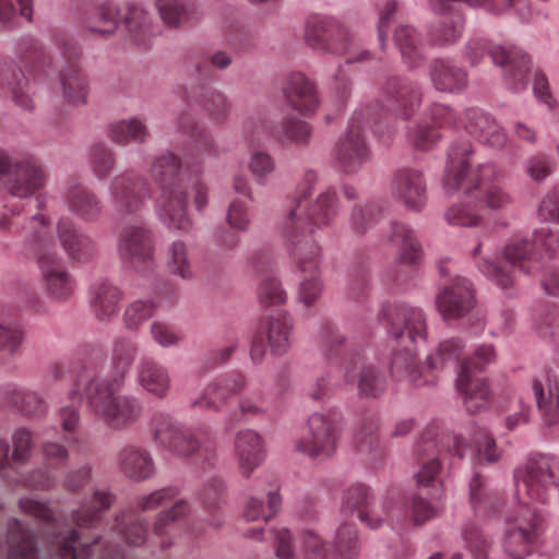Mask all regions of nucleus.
<instances>
[{"mask_svg": "<svg viewBox=\"0 0 559 559\" xmlns=\"http://www.w3.org/2000/svg\"><path fill=\"white\" fill-rule=\"evenodd\" d=\"M0 179L11 195L24 199L22 210L29 214L27 223L19 227V217H2L0 227L23 236L32 246L44 287L52 299L69 300L75 289V281L69 273L64 259L58 253L49 229V221L32 210L43 206L40 195L33 194L44 185L41 168L31 159L13 163L8 154L0 151Z\"/></svg>", "mask_w": 559, "mask_h": 559, "instance_id": "nucleus-1", "label": "nucleus"}, {"mask_svg": "<svg viewBox=\"0 0 559 559\" xmlns=\"http://www.w3.org/2000/svg\"><path fill=\"white\" fill-rule=\"evenodd\" d=\"M382 319L390 335L404 344V350L396 353L392 359V372L407 377L415 386L433 383V371L454 362L464 347L462 340L449 338L440 343L436 353L427 358V366L418 365L414 347L427 340L424 312L405 304L386 305L382 309Z\"/></svg>", "mask_w": 559, "mask_h": 559, "instance_id": "nucleus-2", "label": "nucleus"}, {"mask_svg": "<svg viewBox=\"0 0 559 559\" xmlns=\"http://www.w3.org/2000/svg\"><path fill=\"white\" fill-rule=\"evenodd\" d=\"M136 349V344L132 340L118 338L114 343L111 354L112 378H93L84 389L90 411L112 430L129 429L143 414L140 399L130 394H119Z\"/></svg>", "mask_w": 559, "mask_h": 559, "instance_id": "nucleus-3", "label": "nucleus"}, {"mask_svg": "<svg viewBox=\"0 0 559 559\" xmlns=\"http://www.w3.org/2000/svg\"><path fill=\"white\" fill-rule=\"evenodd\" d=\"M317 181L318 176L313 170L305 173L287 213L280 222V235L287 248L305 249L306 243H314L310 235L317 229L332 226L340 213V199L334 188H326L310 200Z\"/></svg>", "mask_w": 559, "mask_h": 559, "instance_id": "nucleus-4", "label": "nucleus"}, {"mask_svg": "<svg viewBox=\"0 0 559 559\" xmlns=\"http://www.w3.org/2000/svg\"><path fill=\"white\" fill-rule=\"evenodd\" d=\"M473 154L472 143L467 140H457L448 151V163L444 177V187L449 192L459 190V187H469L478 193V202L486 211H503L510 207L514 199L512 194L499 183L500 173L492 163L471 168L468 157Z\"/></svg>", "mask_w": 559, "mask_h": 559, "instance_id": "nucleus-5", "label": "nucleus"}, {"mask_svg": "<svg viewBox=\"0 0 559 559\" xmlns=\"http://www.w3.org/2000/svg\"><path fill=\"white\" fill-rule=\"evenodd\" d=\"M304 37L307 45L314 50L345 55L346 63L367 61L371 58L360 39L330 16H309L305 24Z\"/></svg>", "mask_w": 559, "mask_h": 559, "instance_id": "nucleus-6", "label": "nucleus"}, {"mask_svg": "<svg viewBox=\"0 0 559 559\" xmlns=\"http://www.w3.org/2000/svg\"><path fill=\"white\" fill-rule=\"evenodd\" d=\"M12 451L4 439L0 438V476L13 483H22L27 488L47 490L55 485V477L47 471L35 469L20 477L17 469L25 465L34 452L33 432L27 428L16 429L12 437Z\"/></svg>", "mask_w": 559, "mask_h": 559, "instance_id": "nucleus-7", "label": "nucleus"}, {"mask_svg": "<svg viewBox=\"0 0 559 559\" xmlns=\"http://www.w3.org/2000/svg\"><path fill=\"white\" fill-rule=\"evenodd\" d=\"M433 127L463 128L478 142L500 150L504 147L508 135L504 129L490 115L478 108H468L457 116L450 107L433 104L428 109Z\"/></svg>", "mask_w": 559, "mask_h": 559, "instance_id": "nucleus-8", "label": "nucleus"}, {"mask_svg": "<svg viewBox=\"0 0 559 559\" xmlns=\"http://www.w3.org/2000/svg\"><path fill=\"white\" fill-rule=\"evenodd\" d=\"M465 53L473 66L489 55L495 64L504 68L506 80L514 92L526 87L531 60L523 49L513 45H492L484 38H472L466 44Z\"/></svg>", "mask_w": 559, "mask_h": 559, "instance_id": "nucleus-9", "label": "nucleus"}, {"mask_svg": "<svg viewBox=\"0 0 559 559\" xmlns=\"http://www.w3.org/2000/svg\"><path fill=\"white\" fill-rule=\"evenodd\" d=\"M179 489L174 486L157 489L151 493L136 497L135 504L141 512L154 511L158 508L166 507L173 502V506L159 511L153 523V535L159 539V547L167 549L173 545L170 531L177 521L186 518L191 506L185 499H177Z\"/></svg>", "mask_w": 559, "mask_h": 559, "instance_id": "nucleus-10", "label": "nucleus"}, {"mask_svg": "<svg viewBox=\"0 0 559 559\" xmlns=\"http://www.w3.org/2000/svg\"><path fill=\"white\" fill-rule=\"evenodd\" d=\"M373 112L369 108L355 111L343 136L332 150L334 166L343 174L353 175L369 162L370 151L364 130L371 127Z\"/></svg>", "mask_w": 559, "mask_h": 559, "instance_id": "nucleus-11", "label": "nucleus"}, {"mask_svg": "<svg viewBox=\"0 0 559 559\" xmlns=\"http://www.w3.org/2000/svg\"><path fill=\"white\" fill-rule=\"evenodd\" d=\"M341 419L336 411L312 414L308 419V435L296 440V450L314 460L331 457L341 437Z\"/></svg>", "mask_w": 559, "mask_h": 559, "instance_id": "nucleus-12", "label": "nucleus"}, {"mask_svg": "<svg viewBox=\"0 0 559 559\" xmlns=\"http://www.w3.org/2000/svg\"><path fill=\"white\" fill-rule=\"evenodd\" d=\"M151 192V185L144 176L126 171L111 179L109 202L119 215H132L143 209Z\"/></svg>", "mask_w": 559, "mask_h": 559, "instance_id": "nucleus-13", "label": "nucleus"}, {"mask_svg": "<svg viewBox=\"0 0 559 559\" xmlns=\"http://www.w3.org/2000/svg\"><path fill=\"white\" fill-rule=\"evenodd\" d=\"M380 96L382 109L402 120L411 119L423 102L419 84L397 75L389 76L385 80Z\"/></svg>", "mask_w": 559, "mask_h": 559, "instance_id": "nucleus-14", "label": "nucleus"}, {"mask_svg": "<svg viewBox=\"0 0 559 559\" xmlns=\"http://www.w3.org/2000/svg\"><path fill=\"white\" fill-rule=\"evenodd\" d=\"M265 341L274 355L282 356L288 352L293 343V321L286 312L278 311L270 316L265 325L254 334L250 358L255 365L263 361L266 353Z\"/></svg>", "mask_w": 559, "mask_h": 559, "instance_id": "nucleus-15", "label": "nucleus"}, {"mask_svg": "<svg viewBox=\"0 0 559 559\" xmlns=\"http://www.w3.org/2000/svg\"><path fill=\"white\" fill-rule=\"evenodd\" d=\"M540 246L552 258L559 249V231L551 228H540L534 234V241L528 239H513L504 248L506 261L513 267L531 274L537 270L534 249Z\"/></svg>", "mask_w": 559, "mask_h": 559, "instance_id": "nucleus-16", "label": "nucleus"}, {"mask_svg": "<svg viewBox=\"0 0 559 559\" xmlns=\"http://www.w3.org/2000/svg\"><path fill=\"white\" fill-rule=\"evenodd\" d=\"M56 44L60 47L68 66L60 71V84L64 99L73 105L84 104L90 92L88 81L78 66L80 48L67 34L58 33Z\"/></svg>", "mask_w": 559, "mask_h": 559, "instance_id": "nucleus-17", "label": "nucleus"}, {"mask_svg": "<svg viewBox=\"0 0 559 559\" xmlns=\"http://www.w3.org/2000/svg\"><path fill=\"white\" fill-rule=\"evenodd\" d=\"M118 252L135 270H151L155 264L153 233L142 224L124 226L118 236Z\"/></svg>", "mask_w": 559, "mask_h": 559, "instance_id": "nucleus-18", "label": "nucleus"}, {"mask_svg": "<svg viewBox=\"0 0 559 559\" xmlns=\"http://www.w3.org/2000/svg\"><path fill=\"white\" fill-rule=\"evenodd\" d=\"M153 440L174 454L188 457L197 453L201 447L194 435L164 413H156L150 423Z\"/></svg>", "mask_w": 559, "mask_h": 559, "instance_id": "nucleus-19", "label": "nucleus"}, {"mask_svg": "<svg viewBox=\"0 0 559 559\" xmlns=\"http://www.w3.org/2000/svg\"><path fill=\"white\" fill-rule=\"evenodd\" d=\"M305 249L288 248L298 269L305 273L298 289V300L311 307L319 299L323 284L319 272L320 248L317 243H306Z\"/></svg>", "mask_w": 559, "mask_h": 559, "instance_id": "nucleus-20", "label": "nucleus"}, {"mask_svg": "<svg viewBox=\"0 0 559 559\" xmlns=\"http://www.w3.org/2000/svg\"><path fill=\"white\" fill-rule=\"evenodd\" d=\"M344 382L356 383L359 397L377 399L385 392L388 377L378 365L355 356L344 366Z\"/></svg>", "mask_w": 559, "mask_h": 559, "instance_id": "nucleus-21", "label": "nucleus"}, {"mask_svg": "<svg viewBox=\"0 0 559 559\" xmlns=\"http://www.w3.org/2000/svg\"><path fill=\"white\" fill-rule=\"evenodd\" d=\"M390 190L392 197L411 211H421L428 200L425 176L417 168H399L392 176Z\"/></svg>", "mask_w": 559, "mask_h": 559, "instance_id": "nucleus-22", "label": "nucleus"}, {"mask_svg": "<svg viewBox=\"0 0 559 559\" xmlns=\"http://www.w3.org/2000/svg\"><path fill=\"white\" fill-rule=\"evenodd\" d=\"M164 188L157 199V213L160 222L170 230L189 234L193 221L188 212L187 188Z\"/></svg>", "mask_w": 559, "mask_h": 559, "instance_id": "nucleus-23", "label": "nucleus"}, {"mask_svg": "<svg viewBox=\"0 0 559 559\" xmlns=\"http://www.w3.org/2000/svg\"><path fill=\"white\" fill-rule=\"evenodd\" d=\"M7 543L9 559H37L34 533L16 519L9 523ZM102 559H131V557L121 547L107 546Z\"/></svg>", "mask_w": 559, "mask_h": 559, "instance_id": "nucleus-24", "label": "nucleus"}, {"mask_svg": "<svg viewBox=\"0 0 559 559\" xmlns=\"http://www.w3.org/2000/svg\"><path fill=\"white\" fill-rule=\"evenodd\" d=\"M342 511L356 513L360 522L372 530L379 528L388 515L386 507H377L370 489L362 484L353 485L344 492Z\"/></svg>", "mask_w": 559, "mask_h": 559, "instance_id": "nucleus-25", "label": "nucleus"}, {"mask_svg": "<svg viewBox=\"0 0 559 559\" xmlns=\"http://www.w3.org/2000/svg\"><path fill=\"white\" fill-rule=\"evenodd\" d=\"M475 306L472 283L463 277H455L436 296V308L445 320L465 316Z\"/></svg>", "mask_w": 559, "mask_h": 559, "instance_id": "nucleus-26", "label": "nucleus"}, {"mask_svg": "<svg viewBox=\"0 0 559 559\" xmlns=\"http://www.w3.org/2000/svg\"><path fill=\"white\" fill-rule=\"evenodd\" d=\"M62 198L68 211L82 222L95 223L103 215L100 198L78 179L68 181Z\"/></svg>", "mask_w": 559, "mask_h": 559, "instance_id": "nucleus-27", "label": "nucleus"}, {"mask_svg": "<svg viewBox=\"0 0 559 559\" xmlns=\"http://www.w3.org/2000/svg\"><path fill=\"white\" fill-rule=\"evenodd\" d=\"M246 384V377L241 372H230L215 378L207 383L203 393L191 402L194 411H218V402L225 403L233 395L240 392Z\"/></svg>", "mask_w": 559, "mask_h": 559, "instance_id": "nucleus-28", "label": "nucleus"}, {"mask_svg": "<svg viewBox=\"0 0 559 559\" xmlns=\"http://www.w3.org/2000/svg\"><path fill=\"white\" fill-rule=\"evenodd\" d=\"M57 235L62 248L73 261L87 262L98 252L96 242L88 235L80 231L69 217L59 219Z\"/></svg>", "mask_w": 559, "mask_h": 559, "instance_id": "nucleus-29", "label": "nucleus"}, {"mask_svg": "<svg viewBox=\"0 0 559 559\" xmlns=\"http://www.w3.org/2000/svg\"><path fill=\"white\" fill-rule=\"evenodd\" d=\"M234 447L240 474L245 478H250L253 471L265 460L262 437L252 429H242L236 433Z\"/></svg>", "mask_w": 559, "mask_h": 559, "instance_id": "nucleus-30", "label": "nucleus"}, {"mask_svg": "<svg viewBox=\"0 0 559 559\" xmlns=\"http://www.w3.org/2000/svg\"><path fill=\"white\" fill-rule=\"evenodd\" d=\"M0 403L28 418H41L49 409L44 396L31 389L8 385L0 391Z\"/></svg>", "mask_w": 559, "mask_h": 559, "instance_id": "nucleus-31", "label": "nucleus"}, {"mask_svg": "<svg viewBox=\"0 0 559 559\" xmlns=\"http://www.w3.org/2000/svg\"><path fill=\"white\" fill-rule=\"evenodd\" d=\"M472 360L462 361L457 372L456 386L469 413L486 409L490 402V390L484 379L471 374Z\"/></svg>", "mask_w": 559, "mask_h": 559, "instance_id": "nucleus-32", "label": "nucleus"}, {"mask_svg": "<svg viewBox=\"0 0 559 559\" xmlns=\"http://www.w3.org/2000/svg\"><path fill=\"white\" fill-rule=\"evenodd\" d=\"M283 93L290 107L301 115L313 114L318 108L319 99L314 83L304 73L289 74Z\"/></svg>", "mask_w": 559, "mask_h": 559, "instance_id": "nucleus-33", "label": "nucleus"}, {"mask_svg": "<svg viewBox=\"0 0 559 559\" xmlns=\"http://www.w3.org/2000/svg\"><path fill=\"white\" fill-rule=\"evenodd\" d=\"M474 445L466 443L461 436H452L447 442L448 451L460 457L469 454L477 463H493L500 459L496 441L486 432H479L474 439Z\"/></svg>", "mask_w": 559, "mask_h": 559, "instance_id": "nucleus-34", "label": "nucleus"}, {"mask_svg": "<svg viewBox=\"0 0 559 559\" xmlns=\"http://www.w3.org/2000/svg\"><path fill=\"white\" fill-rule=\"evenodd\" d=\"M464 191V198L452 203L444 213L449 225L461 227H476L485 221L483 207L478 202V193L469 187H459Z\"/></svg>", "mask_w": 559, "mask_h": 559, "instance_id": "nucleus-35", "label": "nucleus"}, {"mask_svg": "<svg viewBox=\"0 0 559 559\" xmlns=\"http://www.w3.org/2000/svg\"><path fill=\"white\" fill-rule=\"evenodd\" d=\"M138 383L148 394L165 399L171 388L167 367L153 358H142L138 365Z\"/></svg>", "mask_w": 559, "mask_h": 559, "instance_id": "nucleus-36", "label": "nucleus"}, {"mask_svg": "<svg viewBox=\"0 0 559 559\" xmlns=\"http://www.w3.org/2000/svg\"><path fill=\"white\" fill-rule=\"evenodd\" d=\"M266 504L263 499L249 496L242 508V518L246 522H260L266 524L282 508L280 486L272 481L265 488Z\"/></svg>", "mask_w": 559, "mask_h": 559, "instance_id": "nucleus-37", "label": "nucleus"}, {"mask_svg": "<svg viewBox=\"0 0 559 559\" xmlns=\"http://www.w3.org/2000/svg\"><path fill=\"white\" fill-rule=\"evenodd\" d=\"M391 245L399 249L397 260L402 264L417 265L423 258V248L416 233L407 224L394 221L389 235Z\"/></svg>", "mask_w": 559, "mask_h": 559, "instance_id": "nucleus-38", "label": "nucleus"}, {"mask_svg": "<svg viewBox=\"0 0 559 559\" xmlns=\"http://www.w3.org/2000/svg\"><path fill=\"white\" fill-rule=\"evenodd\" d=\"M430 80L433 87L442 93H461L467 86V73L445 59L431 62Z\"/></svg>", "mask_w": 559, "mask_h": 559, "instance_id": "nucleus-39", "label": "nucleus"}, {"mask_svg": "<svg viewBox=\"0 0 559 559\" xmlns=\"http://www.w3.org/2000/svg\"><path fill=\"white\" fill-rule=\"evenodd\" d=\"M151 174L159 186L160 191H164V188L175 189L190 185L180 159L171 152H165L155 158Z\"/></svg>", "mask_w": 559, "mask_h": 559, "instance_id": "nucleus-40", "label": "nucleus"}, {"mask_svg": "<svg viewBox=\"0 0 559 559\" xmlns=\"http://www.w3.org/2000/svg\"><path fill=\"white\" fill-rule=\"evenodd\" d=\"M91 295V305L98 320L107 321L118 314L123 295L119 287L102 280L93 285Z\"/></svg>", "mask_w": 559, "mask_h": 559, "instance_id": "nucleus-41", "label": "nucleus"}, {"mask_svg": "<svg viewBox=\"0 0 559 559\" xmlns=\"http://www.w3.org/2000/svg\"><path fill=\"white\" fill-rule=\"evenodd\" d=\"M119 466L126 477L141 481L153 476L154 462L150 452L135 445L124 447L119 452Z\"/></svg>", "mask_w": 559, "mask_h": 559, "instance_id": "nucleus-42", "label": "nucleus"}, {"mask_svg": "<svg viewBox=\"0 0 559 559\" xmlns=\"http://www.w3.org/2000/svg\"><path fill=\"white\" fill-rule=\"evenodd\" d=\"M246 142L250 145L260 144L269 140H280V122L271 112L260 111L248 117L242 127Z\"/></svg>", "mask_w": 559, "mask_h": 559, "instance_id": "nucleus-43", "label": "nucleus"}, {"mask_svg": "<svg viewBox=\"0 0 559 559\" xmlns=\"http://www.w3.org/2000/svg\"><path fill=\"white\" fill-rule=\"evenodd\" d=\"M537 407L548 426L559 424V378L547 376L546 390L543 381H533Z\"/></svg>", "mask_w": 559, "mask_h": 559, "instance_id": "nucleus-44", "label": "nucleus"}, {"mask_svg": "<svg viewBox=\"0 0 559 559\" xmlns=\"http://www.w3.org/2000/svg\"><path fill=\"white\" fill-rule=\"evenodd\" d=\"M122 21L129 37L140 47H147L157 33L150 13L139 5L129 4Z\"/></svg>", "mask_w": 559, "mask_h": 559, "instance_id": "nucleus-45", "label": "nucleus"}, {"mask_svg": "<svg viewBox=\"0 0 559 559\" xmlns=\"http://www.w3.org/2000/svg\"><path fill=\"white\" fill-rule=\"evenodd\" d=\"M116 530L127 545L141 546L147 540L146 522L144 518L133 509H127L117 515Z\"/></svg>", "mask_w": 559, "mask_h": 559, "instance_id": "nucleus-46", "label": "nucleus"}, {"mask_svg": "<svg viewBox=\"0 0 559 559\" xmlns=\"http://www.w3.org/2000/svg\"><path fill=\"white\" fill-rule=\"evenodd\" d=\"M115 498L109 491H95L88 504H84L80 510L73 512V523L78 528L95 527L100 522L103 512L110 508Z\"/></svg>", "mask_w": 559, "mask_h": 559, "instance_id": "nucleus-47", "label": "nucleus"}, {"mask_svg": "<svg viewBox=\"0 0 559 559\" xmlns=\"http://www.w3.org/2000/svg\"><path fill=\"white\" fill-rule=\"evenodd\" d=\"M121 10L111 1L99 4L84 17L85 27L102 35L112 34L122 21Z\"/></svg>", "mask_w": 559, "mask_h": 559, "instance_id": "nucleus-48", "label": "nucleus"}, {"mask_svg": "<svg viewBox=\"0 0 559 559\" xmlns=\"http://www.w3.org/2000/svg\"><path fill=\"white\" fill-rule=\"evenodd\" d=\"M395 45L399 48L403 61L415 68L424 60L423 45L417 31L409 25H401L394 33Z\"/></svg>", "mask_w": 559, "mask_h": 559, "instance_id": "nucleus-49", "label": "nucleus"}, {"mask_svg": "<svg viewBox=\"0 0 559 559\" xmlns=\"http://www.w3.org/2000/svg\"><path fill=\"white\" fill-rule=\"evenodd\" d=\"M0 73L11 88L12 98L15 105L23 110H32L34 102L29 93L31 85L21 69L16 68L12 62L5 61Z\"/></svg>", "mask_w": 559, "mask_h": 559, "instance_id": "nucleus-50", "label": "nucleus"}, {"mask_svg": "<svg viewBox=\"0 0 559 559\" xmlns=\"http://www.w3.org/2000/svg\"><path fill=\"white\" fill-rule=\"evenodd\" d=\"M108 135L118 145L144 143L150 136L145 122L139 118L123 119L109 126Z\"/></svg>", "mask_w": 559, "mask_h": 559, "instance_id": "nucleus-51", "label": "nucleus"}, {"mask_svg": "<svg viewBox=\"0 0 559 559\" xmlns=\"http://www.w3.org/2000/svg\"><path fill=\"white\" fill-rule=\"evenodd\" d=\"M166 263L171 274L183 280H190L194 275L192 252L183 240L177 239L169 243Z\"/></svg>", "mask_w": 559, "mask_h": 559, "instance_id": "nucleus-52", "label": "nucleus"}, {"mask_svg": "<svg viewBox=\"0 0 559 559\" xmlns=\"http://www.w3.org/2000/svg\"><path fill=\"white\" fill-rule=\"evenodd\" d=\"M50 543L61 559H90L91 557V545L80 542L76 528L71 530L67 536L60 533L53 534Z\"/></svg>", "mask_w": 559, "mask_h": 559, "instance_id": "nucleus-53", "label": "nucleus"}, {"mask_svg": "<svg viewBox=\"0 0 559 559\" xmlns=\"http://www.w3.org/2000/svg\"><path fill=\"white\" fill-rule=\"evenodd\" d=\"M178 130L194 141L197 147L202 153L211 154L214 152V141L205 128L200 124L192 112L182 111L177 119Z\"/></svg>", "mask_w": 559, "mask_h": 559, "instance_id": "nucleus-54", "label": "nucleus"}, {"mask_svg": "<svg viewBox=\"0 0 559 559\" xmlns=\"http://www.w3.org/2000/svg\"><path fill=\"white\" fill-rule=\"evenodd\" d=\"M311 134V126L295 116H286L280 121L278 142H289L297 146H306L310 142Z\"/></svg>", "mask_w": 559, "mask_h": 559, "instance_id": "nucleus-55", "label": "nucleus"}, {"mask_svg": "<svg viewBox=\"0 0 559 559\" xmlns=\"http://www.w3.org/2000/svg\"><path fill=\"white\" fill-rule=\"evenodd\" d=\"M224 483L221 479L210 480L202 489L200 496L204 509L207 511L210 525L219 527L223 524V514L221 511L222 493Z\"/></svg>", "mask_w": 559, "mask_h": 559, "instance_id": "nucleus-56", "label": "nucleus"}, {"mask_svg": "<svg viewBox=\"0 0 559 559\" xmlns=\"http://www.w3.org/2000/svg\"><path fill=\"white\" fill-rule=\"evenodd\" d=\"M322 354L329 364L344 359L349 354L347 337L337 329L328 325L321 336Z\"/></svg>", "mask_w": 559, "mask_h": 559, "instance_id": "nucleus-57", "label": "nucleus"}, {"mask_svg": "<svg viewBox=\"0 0 559 559\" xmlns=\"http://www.w3.org/2000/svg\"><path fill=\"white\" fill-rule=\"evenodd\" d=\"M462 537L473 559H489L492 543L475 523L463 526Z\"/></svg>", "mask_w": 559, "mask_h": 559, "instance_id": "nucleus-58", "label": "nucleus"}, {"mask_svg": "<svg viewBox=\"0 0 559 559\" xmlns=\"http://www.w3.org/2000/svg\"><path fill=\"white\" fill-rule=\"evenodd\" d=\"M382 216V207L378 202L356 205L350 214V227L356 235H364Z\"/></svg>", "mask_w": 559, "mask_h": 559, "instance_id": "nucleus-59", "label": "nucleus"}, {"mask_svg": "<svg viewBox=\"0 0 559 559\" xmlns=\"http://www.w3.org/2000/svg\"><path fill=\"white\" fill-rule=\"evenodd\" d=\"M90 163L94 176L103 180L115 169V152L105 144H95L91 148Z\"/></svg>", "mask_w": 559, "mask_h": 559, "instance_id": "nucleus-60", "label": "nucleus"}, {"mask_svg": "<svg viewBox=\"0 0 559 559\" xmlns=\"http://www.w3.org/2000/svg\"><path fill=\"white\" fill-rule=\"evenodd\" d=\"M203 110L216 122H224L228 117L231 104L227 96L217 90L207 91L201 100Z\"/></svg>", "mask_w": 559, "mask_h": 559, "instance_id": "nucleus-61", "label": "nucleus"}, {"mask_svg": "<svg viewBox=\"0 0 559 559\" xmlns=\"http://www.w3.org/2000/svg\"><path fill=\"white\" fill-rule=\"evenodd\" d=\"M158 305L153 300H134L130 302L123 312V322L129 330H138L147 321L157 309Z\"/></svg>", "mask_w": 559, "mask_h": 559, "instance_id": "nucleus-62", "label": "nucleus"}, {"mask_svg": "<svg viewBox=\"0 0 559 559\" xmlns=\"http://www.w3.org/2000/svg\"><path fill=\"white\" fill-rule=\"evenodd\" d=\"M68 399L69 402L60 406L58 411V419L63 431L73 433L80 425V407L82 399L75 390L69 392Z\"/></svg>", "mask_w": 559, "mask_h": 559, "instance_id": "nucleus-63", "label": "nucleus"}, {"mask_svg": "<svg viewBox=\"0 0 559 559\" xmlns=\"http://www.w3.org/2000/svg\"><path fill=\"white\" fill-rule=\"evenodd\" d=\"M359 538L355 524L344 523L336 531L335 548L342 557L354 558L359 550Z\"/></svg>", "mask_w": 559, "mask_h": 559, "instance_id": "nucleus-64", "label": "nucleus"}]
</instances>
